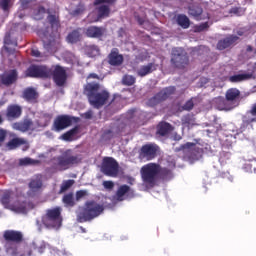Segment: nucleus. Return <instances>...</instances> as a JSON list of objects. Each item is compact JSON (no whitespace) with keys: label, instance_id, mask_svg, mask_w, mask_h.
I'll list each match as a JSON object with an SVG mask.
<instances>
[{"label":"nucleus","instance_id":"37998d69","mask_svg":"<svg viewBox=\"0 0 256 256\" xmlns=\"http://www.w3.org/2000/svg\"><path fill=\"white\" fill-rule=\"evenodd\" d=\"M53 35L54 34H49V33L42 34V36H41L42 41L46 47H51V45H53V40H49V41L46 40V39H49V37H50V39H53Z\"/></svg>","mask_w":256,"mask_h":256},{"label":"nucleus","instance_id":"4be33fe9","mask_svg":"<svg viewBox=\"0 0 256 256\" xmlns=\"http://www.w3.org/2000/svg\"><path fill=\"white\" fill-rule=\"evenodd\" d=\"M22 99L27 101V103H37L39 99V92L33 87H27L22 92Z\"/></svg>","mask_w":256,"mask_h":256},{"label":"nucleus","instance_id":"a18cd8bd","mask_svg":"<svg viewBox=\"0 0 256 256\" xmlns=\"http://www.w3.org/2000/svg\"><path fill=\"white\" fill-rule=\"evenodd\" d=\"M85 10V4L79 3L76 9L73 11V15H83V13H85Z\"/></svg>","mask_w":256,"mask_h":256},{"label":"nucleus","instance_id":"473e14b6","mask_svg":"<svg viewBox=\"0 0 256 256\" xmlns=\"http://www.w3.org/2000/svg\"><path fill=\"white\" fill-rule=\"evenodd\" d=\"M253 74H236L229 77V81L231 83H241V81H247V79H251Z\"/></svg>","mask_w":256,"mask_h":256},{"label":"nucleus","instance_id":"cd10ccee","mask_svg":"<svg viewBox=\"0 0 256 256\" xmlns=\"http://www.w3.org/2000/svg\"><path fill=\"white\" fill-rule=\"evenodd\" d=\"M153 71H157V64L150 62L147 65H142L138 71V77H147V75H151Z\"/></svg>","mask_w":256,"mask_h":256},{"label":"nucleus","instance_id":"c85d7f7f","mask_svg":"<svg viewBox=\"0 0 256 256\" xmlns=\"http://www.w3.org/2000/svg\"><path fill=\"white\" fill-rule=\"evenodd\" d=\"M47 23L50 25L52 33H57V31H59V27H61V20H59V14H49L47 16Z\"/></svg>","mask_w":256,"mask_h":256},{"label":"nucleus","instance_id":"e433bc0d","mask_svg":"<svg viewBox=\"0 0 256 256\" xmlns=\"http://www.w3.org/2000/svg\"><path fill=\"white\" fill-rule=\"evenodd\" d=\"M37 163H39V160H34L30 157H25V158L19 159V165L21 167H27L29 165H37Z\"/></svg>","mask_w":256,"mask_h":256},{"label":"nucleus","instance_id":"423d86ee","mask_svg":"<svg viewBox=\"0 0 256 256\" xmlns=\"http://www.w3.org/2000/svg\"><path fill=\"white\" fill-rule=\"evenodd\" d=\"M63 209L56 206L54 208L47 209L45 214L42 216V224L47 229H59L63 225V216L61 212Z\"/></svg>","mask_w":256,"mask_h":256},{"label":"nucleus","instance_id":"3c124183","mask_svg":"<svg viewBox=\"0 0 256 256\" xmlns=\"http://www.w3.org/2000/svg\"><path fill=\"white\" fill-rule=\"evenodd\" d=\"M9 3H11V0H1L0 7L3 9V11H9Z\"/></svg>","mask_w":256,"mask_h":256},{"label":"nucleus","instance_id":"39448f33","mask_svg":"<svg viewBox=\"0 0 256 256\" xmlns=\"http://www.w3.org/2000/svg\"><path fill=\"white\" fill-rule=\"evenodd\" d=\"M225 98H217L216 103L220 111H231L239 107L241 91L237 88H230L226 91Z\"/></svg>","mask_w":256,"mask_h":256},{"label":"nucleus","instance_id":"f03ea898","mask_svg":"<svg viewBox=\"0 0 256 256\" xmlns=\"http://www.w3.org/2000/svg\"><path fill=\"white\" fill-rule=\"evenodd\" d=\"M140 175L142 182L146 187L153 189L157 185V181L160 179L168 180L173 177V172L169 168L161 167L159 163L150 162L140 169Z\"/></svg>","mask_w":256,"mask_h":256},{"label":"nucleus","instance_id":"f3484780","mask_svg":"<svg viewBox=\"0 0 256 256\" xmlns=\"http://www.w3.org/2000/svg\"><path fill=\"white\" fill-rule=\"evenodd\" d=\"M3 239L6 243H23V232L17 230H5L3 233Z\"/></svg>","mask_w":256,"mask_h":256},{"label":"nucleus","instance_id":"2f4dec72","mask_svg":"<svg viewBox=\"0 0 256 256\" xmlns=\"http://www.w3.org/2000/svg\"><path fill=\"white\" fill-rule=\"evenodd\" d=\"M176 23L182 29H189V27H191V20H189V17L185 14H178L176 16Z\"/></svg>","mask_w":256,"mask_h":256},{"label":"nucleus","instance_id":"393cba45","mask_svg":"<svg viewBox=\"0 0 256 256\" xmlns=\"http://www.w3.org/2000/svg\"><path fill=\"white\" fill-rule=\"evenodd\" d=\"M129 195H134L133 189L129 187V185L124 184L119 186L116 191V199L117 201H125V197H129Z\"/></svg>","mask_w":256,"mask_h":256},{"label":"nucleus","instance_id":"864d4df0","mask_svg":"<svg viewBox=\"0 0 256 256\" xmlns=\"http://www.w3.org/2000/svg\"><path fill=\"white\" fill-rule=\"evenodd\" d=\"M109 105H110V107H121V99H117V98H115V96H114V98L111 100V102L109 103Z\"/></svg>","mask_w":256,"mask_h":256},{"label":"nucleus","instance_id":"4468645a","mask_svg":"<svg viewBox=\"0 0 256 256\" xmlns=\"http://www.w3.org/2000/svg\"><path fill=\"white\" fill-rule=\"evenodd\" d=\"M0 201L6 209L15 211V213H25V211H27V208L24 205L17 206V205L11 204L10 191L5 192L4 195L1 196Z\"/></svg>","mask_w":256,"mask_h":256},{"label":"nucleus","instance_id":"6ab92c4d","mask_svg":"<svg viewBox=\"0 0 256 256\" xmlns=\"http://www.w3.org/2000/svg\"><path fill=\"white\" fill-rule=\"evenodd\" d=\"M49 247L45 241H34L30 244H26L27 256L33 255L34 251H38V253H45V249Z\"/></svg>","mask_w":256,"mask_h":256},{"label":"nucleus","instance_id":"680f3d73","mask_svg":"<svg viewBox=\"0 0 256 256\" xmlns=\"http://www.w3.org/2000/svg\"><path fill=\"white\" fill-rule=\"evenodd\" d=\"M32 57H41V52L37 49H32L31 51Z\"/></svg>","mask_w":256,"mask_h":256},{"label":"nucleus","instance_id":"5fc2aeb1","mask_svg":"<svg viewBox=\"0 0 256 256\" xmlns=\"http://www.w3.org/2000/svg\"><path fill=\"white\" fill-rule=\"evenodd\" d=\"M103 187L104 189H113V187H115V183H113V181H104L103 182Z\"/></svg>","mask_w":256,"mask_h":256},{"label":"nucleus","instance_id":"49530a36","mask_svg":"<svg viewBox=\"0 0 256 256\" xmlns=\"http://www.w3.org/2000/svg\"><path fill=\"white\" fill-rule=\"evenodd\" d=\"M88 54L90 55V57H95L97 55H99V47L93 45L90 46L88 49Z\"/></svg>","mask_w":256,"mask_h":256},{"label":"nucleus","instance_id":"69168bd1","mask_svg":"<svg viewBox=\"0 0 256 256\" xmlns=\"http://www.w3.org/2000/svg\"><path fill=\"white\" fill-rule=\"evenodd\" d=\"M255 51V49L253 48V46L248 45L246 46V53H253Z\"/></svg>","mask_w":256,"mask_h":256},{"label":"nucleus","instance_id":"412c9836","mask_svg":"<svg viewBox=\"0 0 256 256\" xmlns=\"http://www.w3.org/2000/svg\"><path fill=\"white\" fill-rule=\"evenodd\" d=\"M23 114V108L17 104H11L6 109V117L8 121H15V119H19Z\"/></svg>","mask_w":256,"mask_h":256},{"label":"nucleus","instance_id":"c03bdc74","mask_svg":"<svg viewBox=\"0 0 256 256\" xmlns=\"http://www.w3.org/2000/svg\"><path fill=\"white\" fill-rule=\"evenodd\" d=\"M45 13H47V10L45 9V7L40 6V7H38L37 14H35L34 18L37 20H41V19H43Z\"/></svg>","mask_w":256,"mask_h":256},{"label":"nucleus","instance_id":"a211bd4d","mask_svg":"<svg viewBox=\"0 0 256 256\" xmlns=\"http://www.w3.org/2000/svg\"><path fill=\"white\" fill-rule=\"evenodd\" d=\"M23 146V151H27L29 149V142L25 138L15 137L7 142L6 147L10 151H14V149H19V147Z\"/></svg>","mask_w":256,"mask_h":256},{"label":"nucleus","instance_id":"f257e3e1","mask_svg":"<svg viewBox=\"0 0 256 256\" xmlns=\"http://www.w3.org/2000/svg\"><path fill=\"white\" fill-rule=\"evenodd\" d=\"M91 79L95 81H91ZM97 81H101L99 75L90 73L87 76V83L84 86V95L88 97V101L94 109H101V107L107 105L111 94L107 89H101V84Z\"/></svg>","mask_w":256,"mask_h":256},{"label":"nucleus","instance_id":"0e129e2a","mask_svg":"<svg viewBox=\"0 0 256 256\" xmlns=\"http://www.w3.org/2000/svg\"><path fill=\"white\" fill-rule=\"evenodd\" d=\"M20 2H21L23 9H26L27 5H29V0H20Z\"/></svg>","mask_w":256,"mask_h":256},{"label":"nucleus","instance_id":"dca6fc26","mask_svg":"<svg viewBox=\"0 0 256 256\" xmlns=\"http://www.w3.org/2000/svg\"><path fill=\"white\" fill-rule=\"evenodd\" d=\"M157 151H159V146L156 144L143 145L140 149V157H142V159H147V161H151L157 157Z\"/></svg>","mask_w":256,"mask_h":256},{"label":"nucleus","instance_id":"6e6d98bb","mask_svg":"<svg viewBox=\"0 0 256 256\" xmlns=\"http://www.w3.org/2000/svg\"><path fill=\"white\" fill-rule=\"evenodd\" d=\"M134 17H135L138 24L145 25V18L144 17L139 16V14H135Z\"/></svg>","mask_w":256,"mask_h":256},{"label":"nucleus","instance_id":"9b49d317","mask_svg":"<svg viewBox=\"0 0 256 256\" xmlns=\"http://www.w3.org/2000/svg\"><path fill=\"white\" fill-rule=\"evenodd\" d=\"M102 173L107 177H117L119 174V162L113 157H105L102 162Z\"/></svg>","mask_w":256,"mask_h":256},{"label":"nucleus","instance_id":"58836bf2","mask_svg":"<svg viewBox=\"0 0 256 256\" xmlns=\"http://www.w3.org/2000/svg\"><path fill=\"white\" fill-rule=\"evenodd\" d=\"M77 131H78V128L75 127V128H72L71 130L65 132L63 135H62V139L64 141H73V137L74 135H77Z\"/></svg>","mask_w":256,"mask_h":256},{"label":"nucleus","instance_id":"8fccbe9b","mask_svg":"<svg viewBox=\"0 0 256 256\" xmlns=\"http://www.w3.org/2000/svg\"><path fill=\"white\" fill-rule=\"evenodd\" d=\"M195 107V104L192 102V100H188L184 105L183 109L184 111H191Z\"/></svg>","mask_w":256,"mask_h":256},{"label":"nucleus","instance_id":"052dcab7","mask_svg":"<svg viewBox=\"0 0 256 256\" xmlns=\"http://www.w3.org/2000/svg\"><path fill=\"white\" fill-rule=\"evenodd\" d=\"M191 145H193V143L181 145L179 148H176V151H183V149H187V147H191Z\"/></svg>","mask_w":256,"mask_h":256},{"label":"nucleus","instance_id":"5701e85b","mask_svg":"<svg viewBox=\"0 0 256 256\" xmlns=\"http://www.w3.org/2000/svg\"><path fill=\"white\" fill-rule=\"evenodd\" d=\"M31 193H39L43 189V175L36 174L29 182Z\"/></svg>","mask_w":256,"mask_h":256},{"label":"nucleus","instance_id":"4c0bfd02","mask_svg":"<svg viewBox=\"0 0 256 256\" xmlns=\"http://www.w3.org/2000/svg\"><path fill=\"white\" fill-rule=\"evenodd\" d=\"M62 201L66 207H75V199L73 198V193L64 195Z\"/></svg>","mask_w":256,"mask_h":256},{"label":"nucleus","instance_id":"20e7f679","mask_svg":"<svg viewBox=\"0 0 256 256\" xmlns=\"http://www.w3.org/2000/svg\"><path fill=\"white\" fill-rule=\"evenodd\" d=\"M105 211L103 204L97 203L95 200L86 201L84 206L77 213L78 223H87L99 217Z\"/></svg>","mask_w":256,"mask_h":256},{"label":"nucleus","instance_id":"a19ab883","mask_svg":"<svg viewBox=\"0 0 256 256\" xmlns=\"http://www.w3.org/2000/svg\"><path fill=\"white\" fill-rule=\"evenodd\" d=\"M75 185V180H66L62 183L60 187V193H65V191L71 189Z\"/></svg>","mask_w":256,"mask_h":256},{"label":"nucleus","instance_id":"72a5a7b5","mask_svg":"<svg viewBox=\"0 0 256 256\" xmlns=\"http://www.w3.org/2000/svg\"><path fill=\"white\" fill-rule=\"evenodd\" d=\"M4 44L7 45L8 47H17V37H15V34L13 33H8L6 34L4 38Z\"/></svg>","mask_w":256,"mask_h":256},{"label":"nucleus","instance_id":"79ce46f5","mask_svg":"<svg viewBox=\"0 0 256 256\" xmlns=\"http://www.w3.org/2000/svg\"><path fill=\"white\" fill-rule=\"evenodd\" d=\"M229 13L236 15V17H242V15H245V10L241 7H233L229 10Z\"/></svg>","mask_w":256,"mask_h":256},{"label":"nucleus","instance_id":"de8ad7c7","mask_svg":"<svg viewBox=\"0 0 256 256\" xmlns=\"http://www.w3.org/2000/svg\"><path fill=\"white\" fill-rule=\"evenodd\" d=\"M89 195V192L87 190H79L76 192V201H81L83 197H87Z\"/></svg>","mask_w":256,"mask_h":256},{"label":"nucleus","instance_id":"c756f323","mask_svg":"<svg viewBox=\"0 0 256 256\" xmlns=\"http://www.w3.org/2000/svg\"><path fill=\"white\" fill-rule=\"evenodd\" d=\"M173 131V126L169 122H161L157 126V135L160 137H167Z\"/></svg>","mask_w":256,"mask_h":256},{"label":"nucleus","instance_id":"1a4fd4ad","mask_svg":"<svg viewBox=\"0 0 256 256\" xmlns=\"http://www.w3.org/2000/svg\"><path fill=\"white\" fill-rule=\"evenodd\" d=\"M117 0H94L93 5L96 11L95 22L107 19L111 15L110 5H115Z\"/></svg>","mask_w":256,"mask_h":256},{"label":"nucleus","instance_id":"bf43d9fd","mask_svg":"<svg viewBox=\"0 0 256 256\" xmlns=\"http://www.w3.org/2000/svg\"><path fill=\"white\" fill-rule=\"evenodd\" d=\"M209 29V23L205 22L198 26V31H207Z\"/></svg>","mask_w":256,"mask_h":256},{"label":"nucleus","instance_id":"0eeeda50","mask_svg":"<svg viewBox=\"0 0 256 256\" xmlns=\"http://www.w3.org/2000/svg\"><path fill=\"white\" fill-rule=\"evenodd\" d=\"M170 63L174 69L185 71L189 67V56L181 47L172 48Z\"/></svg>","mask_w":256,"mask_h":256},{"label":"nucleus","instance_id":"7c9ffc66","mask_svg":"<svg viewBox=\"0 0 256 256\" xmlns=\"http://www.w3.org/2000/svg\"><path fill=\"white\" fill-rule=\"evenodd\" d=\"M253 120H250V118H247L246 116L243 118L242 124L239 128L240 133H243V135H249L251 131H253Z\"/></svg>","mask_w":256,"mask_h":256},{"label":"nucleus","instance_id":"4d7b16f0","mask_svg":"<svg viewBox=\"0 0 256 256\" xmlns=\"http://www.w3.org/2000/svg\"><path fill=\"white\" fill-rule=\"evenodd\" d=\"M84 119H93V110H88L84 114H82Z\"/></svg>","mask_w":256,"mask_h":256},{"label":"nucleus","instance_id":"7ed1b4c3","mask_svg":"<svg viewBox=\"0 0 256 256\" xmlns=\"http://www.w3.org/2000/svg\"><path fill=\"white\" fill-rule=\"evenodd\" d=\"M83 161L81 154L75 153L73 149H67L60 156H56L50 160L52 169L55 171H67L74 165H79Z\"/></svg>","mask_w":256,"mask_h":256},{"label":"nucleus","instance_id":"bb28decb","mask_svg":"<svg viewBox=\"0 0 256 256\" xmlns=\"http://www.w3.org/2000/svg\"><path fill=\"white\" fill-rule=\"evenodd\" d=\"M237 41H239V38L235 35H231L230 37L220 40L217 43V49L218 51H224V49H228V47H231V45H234Z\"/></svg>","mask_w":256,"mask_h":256},{"label":"nucleus","instance_id":"2eb2a0df","mask_svg":"<svg viewBox=\"0 0 256 256\" xmlns=\"http://www.w3.org/2000/svg\"><path fill=\"white\" fill-rule=\"evenodd\" d=\"M19 79V72L17 69H12L7 72H4L0 75V83L5 85V87H11L14 83H17Z\"/></svg>","mask_w":256,"mask_h":256},{"label":"nucleus","instance_id":"774afa93","mask_svg":"<svg viewBox=\"0 0 256 256\" xmlns=\"http://www.w3.org/2000/svg\"><path fill=\"white\" fill-rule=\"evenodd\" d=\"M53 251H54V256H57V255H59L61 253V251H59L57 249H53Z\"/></svg>","mask_w":256,"mask_h":256},{"label":"nucleus","instance_id":"9d476101","mask_svg":"<svg viewBox=\"0 0 256 256\" xmlns=\"http://www.w3.org/2000/svg\"><path fill=\"white\" fill-rule=\"evenodd\" d=\"M176 91H177V88H175V86H169V87L163 88L158 93H156L153 97L148 99L147 101L148 107H157V105H160V103L167 101V99H169V97H171L172 95H175Z\"/></svg>","mask_w":256,"mask_h":256},{"label":"nucleus","instance_id":"ddd939ff","mask_svg":"<svg viewBox=\"0 0 256 256\" xmlns=\"http://www.w3.org/2000/svg\"><path fill=\"white\" fill-rule=\"evenodd\" d=\"M78 121H79V118L75 116L59 115L54 120L53 127L55 131H63V129H67V127H71L73 123H77Z\"/></svg>","mask_w":256,"mask_h":256},{"label":"nucleus","instance_id":"338daca9","mask_svg":"<svg viewBox=\"0 0 256 256\" xmlns=\"http://www.w3.org/2000/svg\"><path fill=\"white\" fill-rule=\"evenodd\" d=\"M181 135H179V134H175L174 135V141H181Z\"/></svg>","mask_w":256,"mask_h":256},{"label":"nucleus","instance_id":"a878e982","mask_svg":"<svg viewBox=\"0 0 256 256\" xmlns=\"http://www.w3.org/2000/svg\"><path fill=\"white\" fill-rule=\"evenodd\" d=\"M108 63L113 67H119V65H123V55L119 54V50L114 48L108 56Z\"/></svg>","mask_w":256,"mask_h":256},{"label":"nucleus","instance_id":"aec40b11","mask_svg":"<svg viewBox=\"0 0 256 256\" xmlns=\"http://www.w3.org/2000/svg\"><path fill=\"white\" fill-rule=\"evenodd\" d=\"M12 128L15 131H21V133H27V131H35V125L31 119H25L24 121L16 122L12 124Z\"/></svg>","mask_w":256,"mask_h":256},{"label":"nucleus","instance_id":"ea45409f","mask_svg":"<svg viewBox=\"0 0 256 256\" xmlns=\"http://www.w3.org/2000/svg\"><path fill=\"white\" fill-rule=\"evenodd\" d=\"M66 41L71 44L79 43V41H81V34L69 33L66 37Z\"/></svg>","mask_w":256,"mask_h":256},{"label":"nucleus","instance_id":"6e6552de","mask_svg":"<svg viewBox=\"0 0 256 256\" xmlns=\"http://www.w3.org/2000/svg\"><path fill=\"white\" fill-rule=\"evenodd\" d=\"M53 79L57 87H63L67 83V70L65 67L56 64L48 67V76L47 79Z\"/></svg>","mask_w":256,"mask_h":256},{"label":"nucleus","instance_id":"e2e57ef3","mask_svg":"<svg viewBox=\"0 0 256 256\" xmlns=\"http://www.w3.org/2000/svg\"><path fill=\"white\" fill-rule=\"evenodd\" d=\"M103 34L101 33H87L86 36L87 37H91V38H96V37H101Z\"/></svg>","mask_w":256,"mask_h":256},{"label":"nucleus","instance_id":"f8f14e48","mask_svg":"<svg viewBox=\"0 0 256 256\" xmlns=\"http://www.w3.org/2000/svg\"><path fill=\"white\" fill-rule=\"evenodd\" d=\"M48 69L46 65H30L25 71L26 77H31L33 79H47L48 77Z\"/></svg>","mask_w":256,"mask_h":256},{"label":"nucleus","instance_id":"09e8293b","mask_svg":"<svg viewBox=\"0 0 256 256\" xmlns=\"http://www.w3.org/2000/svg\"><path fill=\"white\" fill-rule=\"evenodd\" d=\"M87 33H103V28L96 27V26H90L87 29Z\"/></svg>","mask_w":256,"mask_h":256},{"label":"nucleus","instance_id":"c9c22d12","mask_svg":"<svg viewBox=\"0 0 256 256\" xmlns=\"http://www.w3.org/2000/svg\"><path fill=\"white\" fill-rule=\"evenodd\" d=\"M27 245H24V252H19L17 247L6 248L7 253H10L12 256H27Z\"/></svg>","mask_w":256,"mask_h":256},{"label":"nucleus","instance_id":"13d9d810","mask_svg":"<svg viewBox=\"0 0 256 256\" xmlns=\"http://www.w3.org/2000/svg\"><path fill=\"white\" fill-rule=\"evenodd\" d=\"M183 125H191V116L186 115L182 118Z\"/></svg>","mask_w":256,"mask_h":256},{"label":"nucleus","instance_id":"b1692460","mask_svg":"<svg viewBox=\"0 0 256 256\" xmlns=\"http://www.w3.org/2000/svg\"><path fill=\"white\" fill-rule=\"evenodd\" d=\"M188 15L196 20L201 19V15H203V7H201V5L197 2L189 4Z\"/></svg>","mask_w":256,"mask_h":256},{"label":"nucleus","instance_id":"f704fd0d","mask_svg":"<svg viewBox=\"0 0 256 256\" xmlns=\"http://www.w3.org/2000/svg\"><path fill=\"white\" fill-rule=\"evenodd\" d=\"M136 81H137V78H135V76L129 75V74L124 75L122 78V83L126 87H131V86L135 85Z\"/></svg>","mask_w":256,"mask_h":256},{"label":"nucleus","instance_id":"603ef678","mask_svg":"<svg viewBox=\"0 0 256 256\" xmlns=\"http://www.w3.org/2000/svg\"><path fill=\"white\" fill-rule=\"evenodd\" d=\"M6 138H7V130L0 128V145L5 142Z\"/></svg>","mask_w":256,"mask_h":256}]
</instances>
